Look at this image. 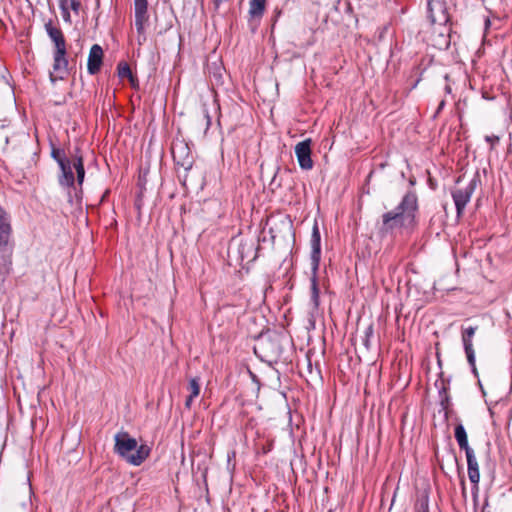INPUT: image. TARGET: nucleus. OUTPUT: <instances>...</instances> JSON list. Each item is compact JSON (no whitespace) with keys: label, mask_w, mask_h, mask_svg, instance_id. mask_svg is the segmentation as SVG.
<instances>
[{"label":"nucleus","mask_w":512,"mask_h":512,"mask_svg":"<svg viewBox=\"0 0 512 512\" xmlns=\"http://www.w3.org/2000/svg\"><path fill=\"white\" fill-rule=\"evenodd\" d=\"M171 152L173 160L178 166L183 167L185 170L191 169L193 165V157L186 144L182 142L174 144Z\"/></svg>","instance_id":"obj_11"},{"label":"nucleus","mask_w":512,"mask_h":512,"mask_svg":"<svg viewBox=\"0 0 512 512\" xmlns=\"http://www.w3.org/2000/svg\"><path fill=\"white\" fill-rule=\"evenodd\" d=\"M59 7L64 22L71 24L72 18L70 10H72L75 15H79L81 3L79 0H59Z\"/></svg>","instance_id":"obj_16"},{"label":"nucleus","mask_w":512,"mask_h":512,"mask_svg":"<svg viewBox=\"0 0 512 512\" xmlns=\"http://www.w3.org/2000/svg\"><path fill=\"white\" fill-rule=\"evenodd\" d=\"M134 24L137 31V42L143 45L146 42V27L149 24L148 1L134 0Z\"/></svg>","instance_id":"obj_6"},{"label":"nucleus","mask_w":512,"mask_h":512,"mask_svg":"<svg viewBox=\"0 0 512 512\" xmlns=\"http://www.w3.org/2000/svg\"><path fill=\"white\" fill-rule=\"evenodd\" d=\"M413 510L414 512H430L429 495L426 491L417 495Z\"/></svg>","instance_id":"obj_20"},{"label":"nucleus","mask_w":512,"mask_h":512,"mask_svg":"<svg viewBox=\"0 0 512 512\" xmlns=\"http://www.w3.org/2000/svg\"><path fill=\"white\" fill-rule=\"evenodd\" d=\"M468 466V477L470 482L473 484V491H478V485L480 481V471L478 461L476 459L474 450H468L465 452Z\"/></svg>","instance_id":"obj_15"},{"label":"nucleus","mask_w":512,"mask_h":512,"mask_svg":"<svg viewBox=\"0 0 512 512\" xmlns=\"http://www.w3.org/2000/svg\"><path fill=\"white\" fill-rule=\"evenodd\" d=\"M479 183V178L476 175L471 179L466 187L455 188L452 190L451 195L456 207L457 218H461L466 205L470 202L471 197Z\"/></svg>","instance_id":"obj_7"},{"label":"nucleus","mask_w":512,"mask_h":512,"mask_svg":"<svg viewBox=\"0 0 512 512\" xmlns=\"http://www.w3.org/2000/svg\"><path fill=\"white\" fill-rule=\"evenodd\" d=\"M196 397H192L191 395H189L187 398H186V401H185V407L187 409H190L191 408V405H192V402L193 400L195 399Z\"/></svg>","instance_id":"obj_29"},{"label":"nucleus","mask_w":512,"mask_h":512,"mask_svg":"<svg viewBox=\"0 0 512 512\" xmlns=\"http://www.w3.org/2000/svg\"><path fill=\"white\" fill-rule=\"evenodd\" d=\"M461 485H462V494L464 497H466V487H465L464 480L461 481Z\"/></svg>","instance_id":"obj_30"},{"label":"nucleus","mask_w":512,"mask_h":512,"mask_svg":"<svg viewBox=\"0 0 512 512\" xmlns=\"http://www.w3.org/2000/svg\"><path fill=\"white\" fill-rule=\"evenodd\" d=\"M267 0H250L249 5V23L252 25L255 23V26L259 23L262 18Z\"/></svg>","instance_id":"obj_17"},{"label":"nucleus","mask_w":512,"mask_h":512,"mask_svg":"<svg viewBox=\"0 0 512 512\" xmlns=\"http://www.w3.org/2000/svg\"><path fill=\"white\" fill-rule=\"evenodd\" d=\"M444 104H445V103H444V101L442 100V101L440 102V104H439V107H438L437 112H439V111L443 108Z\"/></svg>","instance_id":"obj_33"},{"label":"nucleus","mask_w":512,"mask_h":512,"mask_svg":"<svg viewBox=\"0 0 512 512\" xmlns=\"http://www.w3.org/2000/svg\"><path fill=\"white\" fill-rule=\"evenodd\" d=\"M199 380L200 379L198 377H195V378L190 379V381L188 383L187 390L190 392L189 395H191L192 397H198L200 394Z\"/></svg>","instance_id":"obj_22"},{"label":"nucleus","mask_w":512,"mask_h":512,"mask_svg":"<svg viewBox=\"0 0 512 512\" xmlns=\"http://www.w3.org/2000/svg\"><path fill=\"white\" fill-rule=\"evenodd\" d=\"M51 157L57 162L58 165H60V163L66 161L68 159L64 150L55 147L52 143H51Z\"/></svg>","instance_id":"obj_21"},{"label":"nucleus","mask_w":512,"mask_h":512,"mask_svg":"<svg viewBox=\"0 0 512 512\" xmlns=\"http://www.w3.org/2000/svg\"><path fill=\"white\" fill-rule=\"evenodd\" d=\"M446 90H447V92H450V87L446 86Z\"/></svg>","instance_id":"obj_34"},{"label":"nucleus","mask_w":512,"mask_h":512,"mask_svg":"<svg viewBox=\"0 0 512 512\" xmlns=\"http://www.w3.org/2000/svg\"><path fill=\"white\" fill-rule=\"evenodd\" d=\"M311 299L314 302L315 306H318L319 288L315 275L311 279Z\"/></svg>","instance_id":"obj_24"},{"label":"nucleus","mask_w":512,"mask_h":512,"mask_svg":"<svg viewBox=\"0 0 512 512\" xmlns=\"http://www.w3.org/2000/svg\"><path fill=\"white\" fill-rule=\"evenodd\" d=\"M229 0H214V4L216 7H219V5L223 2H228Z\"/></svg>","instance_id":"obj_31"},{"label":"nucleus","mask_w":512,"mask_h":512,"mask_svg":"<svg viewBox=\"0 0 512 512\" xmlns=\"http://www.w3.org/2000/svg\"><path fill=\"white\" fill-rule=\"evenodd\" d=\"M60 175L58 182L63 187L72 188L75 185V176L73 168L76 171V180L79 186H82L85 178V168L83 156L79 148H75V153L72 155V160L68 158L66 161L60 163Z\"/></svg>","instance_id":"obj_3"},{"label":"nucleus","mask_w":512,"mask_h":512,"mask_svg":"<svg viewBox=\"0 0 512 512\" xmlns=\"http://www.w3.org/2000/svg\"><path fill=\"white\" fill-rule=\"evenodd\" d=\"M427 13L431 24L443 27V31L440 34L450 31V28L447 27L450 21V14L445 0H428Z\"/></svg>","instance_id":"obj_5"},{"label":"nucleus","mask_w":512,"mask_h":512,"mask_svg":"<svg viewBox=\"0 0 512 512\" xmlns=\"http://www.w3.org/2000/svg\"><path fill=\"white\" fill-rule=\"evenodd\" d=\"M419 210L418 196L414 190L407 191L397 207L382 215L383 232H390L396 228H414L417 225Z\"/></svg>","instance_id":"obj_1"},{"label":"nucleus","mask_w":512,"mask_h":512,"mask_svg":"<svg viewBox=\"0 0 512 512\" xmlns=\"http://www.w3.org/2000/svg\"><path fill=\"white\" fill-rule=\"evenodd\" d=\"M104 52L100 45H92L87 61V71L90 75L97 74L103 64Z\"/></svg>","instance_id":"obj_14"},{"label":"nucleus","mask_w":512,"mask_h":512,"mask_svg":"<svg viewBox=\"0 0 512 512\" xmlns=\"http://www.w3.org/2000/svg\"><path fill=\"white\" fill-rule=\"evenodd\" d=\"M118 76L120 78H129L133 73L126 62H120L117 66Z\"/></svg>","instance_id":"obj_23"},{"label":"nucleus","mask_w":512,"mask_h":512,"mask_svg":"<svg viewBox=\"0 0 512 512\" xmlns=\"http://www.w3.org/2000/svg\"><path fill=\"white\" fill-rule=\"evenodd\" d=\"M454 436L461 450H464L465 452L473 450L468 444L467 433L462 424H458L455 427Z\"/></svg>","instance_id":"obj_19"},{"label":"nucleus","mask_w":512,"mask_h":512,"mask_svg":"<svg viewBox=\"0 0 512 512\" xmlns=\"http://www.w3.org/2000/svg\"><path fill=\"white\" fill-rule=\"evenodd\" d=\"M286 338L276 332L261 335L254 347L255 353L267 361H278L284 352L283 342Z\"/></svg>","instance_id":"obj_4"},{"label":"nucleus","mask_w":512,"mask_h":512,"mask_svg":"<svg viewBox=\"0 0 512 512\" xmlns=\"http://www.w3.org/2000/svg\"><path fill=\"white\" fill-rule=\"evenodd\" d=\"M44 28L48 37L54 44V50L67 48L64 33L59 27L58 22L55 23L52 19H49L47 22H45Z\"/></svg>","instance_id":"obj_12"},{"label":"nucleus","mask_w":512,"mask_h":512,"mask_svg":"<svg viewBox=\"0 0 512 512\" xmlns=\"http://www.w3.org/2000/svg\"><path fill=\"white\" fill-rule=\"evenodd\" d=\"M203 117H204V119L206 120V125H207V128H208V127L211 125V117H210V115H209L208 110H206V109H205V110L203 111Z\"/></svg>","instance_id":"obj_28"},{"label":"nucleus","mask_w":512,"mask_h":512,"mask_svg":"<svg viewBox=\"0 0 512 512\" xmlns=\"http://www.w3.org/2000/svg\"><path fill=\"white\" fill-rule=\"evenodd\" d=\"M310 243L312 269L315 273L319 267L321 258V235L317 222L313 225Z\"/></svg>","instance_id":"obj_13"},{"label":"nucleus","mask_w":512,"mask_h":512,"mask_svg":"<svg viewBox=\"0 0 512 512\" xmlns=\"http://www.w3.org/2000/svg\"><path fill=\"white\" fill-rule=\"evenodd\" d=\"M128 79L133 88H138V79L136 76L132 74Z\"/></svg>","instance_id":"obj_27"},{"label":"nucleus","mask_w":512,"mask_h":512,"mask_svg":"<svg viewBox=\"0 0 512 512\" xmlns=\"http://www.w3.org/2000/svg\"><path fill=\"white\" fill-rule=\"evenodd\" d=\"M114 440L115 453L134 466L141 465L150 454V448L144 444L138 446L137 440L132 438L128 432L117 433Z\"/></svg>","instance_id":"obj_2"},{"label":"nucleus","mask_w":512,"mask_h":512,"mask_svg":"<svg viewBox=\"0 0 512 512\" xmlns=\"http://www.w3.org/2000/svg\"><path fill=\"white\" fill-rule=\"evenodd\" d=\"M477 329H478L477 326H469V327L463 328L462 335H461L467 361H468L469 365L471 366L472 371L475 375H477V369H476V364H475V351L473 348L472 340H473V337H474Z\"/></svg>","instance_id":"obj_9"},{"label":"nucleus","mask_w":512,"mask_h":512,"mask_svg":"<svg viewBox=\"0 0 512 512\" xmlns=\"http://www.w3.org/2000/svg\"><path fill=\"white\" fill-rule=\"evenodd\" d=\"M68 74V59L67 48L61 50H54L53 53V73L50 74V79L55 82L57 79H64Z\"/></svg>","instance_id":"obj_8"},{"label":"nucleus","mask_w":512,"mask_h":512,"mask_svg":"<svg viewBox=\"0 0 512 512\" xmlns=\"http://www.w3.org/2000/svg\"><path fill=\"white\" fill-rule=\"evenodd\" d=\"M278 172H279V168H277L273 178L271 179V181L269 183V187L273 191L282 186V181H281V179L278 178Z\"/></svg>","instance_id":"obj_25"},{"label":"nucleus","mask_w":512,"mask_h":512,"mask_svg":"<svg viewBox=\"0 0 512 512\" xmlns=\"http://www.w3.org/2000/svg\"><path fill=\"white\" fill-rule=\"evenodd\" d=\"M499 137L497 135H487L485 141L490 144L491 149L499 143Z\"/></svg>","instance_id":"obj_26"},{"label":"nucleus","mask_w":512,"mask_h":512,"mask_svg":"<svg viewBox=\"0 0 512 512\" xmlns=\"http://www.w3.org/2000/svg\"><path fill=\"white\" fill-rule=\"evenodd\" d=\"M435 385L438 387L440 406L445 411V417L447 418L450 406V396L448 394L449 383L441 379L440 381H436Z\"/></svg>","instance_id":"obj_18"},{"label":"nucleus","mask_w":512,"mask_h":512,"mask_svg":"<svg viewBox=\"0 0 512 512\" xmlns=\"http://www.w3.org/2000/svg\"><path fill=\"white\" fill-rule=\"evenodd\" d=\"M311 139H305L295 146V154L297 157V161L299 166L303 170H311L314 166L313 160L311 158Z\"/></svg>","instance_id":"obj_10"},{"label":"nucleus","mask_w":512,"mask_h":512,"mask_svg":"<svg viewBox=\"0 0 512 512\" xmlns=\"http://www.w3.org/2000/svg\"><path fill=\"white\" fill-rule=\"evenodd\" d=\"M409 184H410L411 186H414V185L416 184V179H415V177H410V178H409Z\"/></svg>","instance_id":"obj_32"}]
</instances>
